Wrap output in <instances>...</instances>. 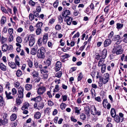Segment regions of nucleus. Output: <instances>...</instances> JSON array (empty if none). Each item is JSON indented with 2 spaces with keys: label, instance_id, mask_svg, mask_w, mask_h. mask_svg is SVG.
I'll use <instances>...</instances> for the list:
<instances>
[{
  "label": "nucleus",
  "instance_id": "f257e3e1",
  "mask_svg": "<svg viewBox=\"0 0 127 127\" xmlns=\"http://www.w3.org/2000/svg\"><path fill=\"white\" fill-rule=\"evenodd\" d=\"M34 36L33 34H31L28 35V37H25L24 39L25 43H27L28 41L29 45L31 47L32 46L35 41Z\"/></svg>",
  "mask_w": 127,
  "mask_h": 127
},
{
  "label": "nucleus",
  "instance_id": "393cba45",
  "mask_svg": "<svg viewBox=\"0 0 127 127\" xmlns=\"http://www.w3.org/2000/svg\"><path fill=\"white\" fill-rule=\"evenodd\" d=\"M37 44L39 46H42L44 45L43 43V40L41 38H40L37 41Z\"/></svg>",
  "mask_w": 127,
  "mask_h": 127
},
{
  "label": "nucleus",
  "instance_id": "0e129e2a",
  "mask_svg": "<svg viewBox=\"0 0 127 127\" xmlns=\"http://www.w3.org/2000/svg\"><path fill=\"white\" fill-rule=\"evenodd\" d=\"M55 29L57 30H60L61 29V27L59 25H57L55 26Z\"/></svg>",
  "mask_w": 127,
  "mask_h": 127
},
{
  "label": "nucleus",
  "instance_id": "e2e57ef3",
  "mask_svg": "<svg viewBox=\"0 0 127 127\" xmlns=\"http://www.w3.org/2000/svg\"><path fill=\"white\" fill-rule=\"evenodd\" d=\"M13 36L12 35H10L8 38V40L9 42L12 41L13 40Z\"/></svg>",
  "mask_w": 127,
  "mask_h": 127
},
{
  "label": "nucleus",
  "instance_id": "ddd939ff",
  "mask_svg": "<svg viewBox=\"0 0 127 127\" xmlns=\"http://www.w3.org/2000/svg\"><path fill=\"white\" fill-rule=\"evenodd\" d=\"M70 13L69 11L66 10L63 12L62 16L65 18L66 17L69 16L68 15H70Z\"/></svg>",
  "mask_w": 127,
  "mask_h": 127
},
{
  "label": "nucleus",
  "instance_id": "9d476101",
  "mask_svg": "<svg viewBox=\"0 0 127 127\" xmlns=\"http://www.w3.org/2000/svg\"><path fill=\"white\" fill-rule=\"evenodd\" d=\"M55 66L56 71H59L61 67V62L59 61L57 62L55 64Z\"/></svg>",
  "mask_w": 127,
  "mask_h": 127
},
{
  "label": "nucleus",
  "instance_id": "f03ea898",
  "mask_svg": "<svg viewBox=\"0 0 127 127\" xmlns=\"http://www.w3.org/2000/svg\"><path fill=\"white\" fill-rule=\"evenodd\" d=\"M123 50L122 49V47L120 45H114L112 52L113 53L116 54L118 55L122 54L123 52Z\"/></svg>",
  "mask_w": 127,
  "mask_h": 127
},
{
  "label": "nucleus",
  "instance_id": "412c9836",
  "mask_svg": "<svg viewBox=\"0 0 127 127\" xmlns=\"http://www.w3.org/2000/svg\"><path fill=\"white\" fill-rule=\"evenodd\" d=\"M8 50V46L6 44H4L2 46V50L3 52H6Z\"/></svg>",
  "mask_w": 127,
  "mask_h": 127
},
{
  "label": "nucleus",
  "instance_id": "49530a36",
  "mask_svg": "<svg viewBox=\"0 0 127 127\" xmlns=\"http://www.w3.org/2000/svg\"><path fill=\"white\" fill-rule=\"evenodd\" d=\"M59 90V86L58 85L55 86V88L53 90V92H57Z\"/></svg>",
  "mask_w": 127,
  "mask_h": 127
},
{
  "label": "nucleus",
  "instance_id": "7ed1b4c3",
  "mask_svg": "<svg viewBox=\"0 0 127 127\" xmlns=\"http://www.w3.org/2000/svg\"><path fill=\"white\" fill-rule=\"evenodd\" d=\"M45 52V48L42 47L38 49L37 51V56L38 58L40 59H43L45 57L44 54Z\"/></svg>",
  "mask_w": 127,
  "mask_h": 127
},
{
  "label": "nucleus",
  "instance_id": "a18cd8bd",
  "mask_svg": "<svg viewBox=\"0 0 127 127\" xmlns=\"http://www.w3.org/2000/svg\"><path fill=\"white\" fill-rule=\"evenodd\" d=\"M16 41L18 43H21L22 41L21 38L19 36L17 37L16 38Z\"/></svg>",
  "mask_w": 127,
  "mask_h": 127
},
{
  "label": "nucleus",
  "instance_id": "f3484780",
  "mask_svg": "<svg viewBox=\"0 0 127 127\" xmlns=\"http://www.w3.org/2000/svg\"><path fill=\"white\" fill-rule=\"evenodd\" d=\"M5 94L6 95V97L8 99H12L13 98V97L11 95V93L10 92L7 93V91L5 92Z\"/></svg>",
  "mask_w": 127,
  "mask_h": 127
},
{
  "label": "nucleus",
  "instance_id": "8fccbe9b",
  "mask_svg": "<svg viewBox=\"0 0 127 127\" xmlns=\"http://www.w3.org/2000/svg\"><path fill=\"white\" fill-rule=\"evenodd\" d=\"M66 105L65 103H62L60 105V107L61 109L62 110H63L65 109Z\"/></svg>",
  "mask_w": 127,
  "mask_h": 127
},
{
  "label": "nucleus",
  "instance_id": "680f3d73",
  "mask_svg": "<svg viewBox=\"0 0 127 127\" xmlns=\"http://www.w3.org/2000/svg\"><path fill=\"white\" fill-rule=\"evenodd\" d=\"M1 9L2 11L4 12L5 13H8V12L6 9L3 6H1Z\"/></svg>",
  "mask_w": 127,
  "mask_h": 127
},
{
  "label": "nucleus",
  "instance_id": "4c0bfd02",
  "mask_svg": "<svg viewBox=\"0 0 127 127\" xmlns=\"http://www.w3.org/2000/svg\"><path fill=\"white\" fill-rule=\"evenodd\" d=\"M38 67L40 70L41 72H43L44 73H45L47 72V71L46 70H45L43 68H42V65H38Z\"/></svg>",
  "mask_w": 127,
  "mask_h": 127
},
{
  "label": "nucleus",
  "instance_id": "ea45409f",
  "mask_svg": "<svg viewBox=\"0 0 127 127\" xmlns=\"http://www.w3.org/2000/svg\"><path fill=\"white\" fill-rule=\"evenodd\" d=\"M103 59L102 58H101L100 59L99 61V62L98 65L99 66H101L102 65V64H103V59Z\"/></svg>",
  "mask_w": 127,
  "mask_h": 127
},
{
  "label": "nucleus",
  "instance_id": "f8f14e48",
  "mask_svg": "<svg viewBox=\"0 0 127 127\" xmlns=\"http://www.w3.org/2000/svg\"><path fill=\"white\" fill-rule=\"evenodd\" d=\"M107 50L106 49H104L101 53V56L103 59H105L107 55Z\"/></svg>",
  "mask_w": 127,
  "mask_h": 127
},
{
  "label": "nucleus",
  "instance_id": "774afa93",
  "mask_svg": "<svg viewBox=\"0 0 127 127\" xmlns=\"http://www.w3.org/2000/svg\"><path fill=\"white\" fill-rule=\"evenodd\" d=\"M63 101H65L67 100V96L66 95L62 96Z\"/></svg>",
  "mask_w": 127,
  "mask_h": 127
},
{
  "label": "nucleus",
  "instance_id": "cd10ccee",
  "mask_svg": "<svg viewBox=\"0 0 127 127\" xmlns=\"http://www.w3.org/2000/svg\"><path fill=\"white\" fill-rule=\"evenodd\" d=\"M111 114L112 116L113 117L116 115V112L114 108H112L111 110Z\"/></svg>",
  "mask_w": 127,
  "mask_h": 127
},
{
  "label": "nucleus",
  "instance_id": "5fc2aeb1",
  "mask_svg": "<svg viewBox=\"0 0 127 127\" xmlns=\"http://www.w3.org/2000/svg\"><path fill=\"white\" fill-rule=\"evenodd\" d=\"M33 14L34 16L37 18L39 17V14L38 12H37L36 11H33Z\"/></svg>",
  "mask_w": 127,
  "mask_h": 127
},
{
  "label": "nucleus",
  "instance_id": "603ef678",
  "mask_svg": "<svg viewBox=\"0 0 127 127\" xmlns=\"http://www.w3.org/2000/svg\"><path fill=\"white\" fill-rule=\"evenodd\" d=\"M83 77V75L82 73H80L78 77V81H80Z\"/></svg>",
  "mask_w": 127,
  "mask_h": 127
},
{
  "label": "nucleus",
  "instance_id": "4d7b16f0",
  "mask_svg": "<svg viewBox=\"0 0 127 127\" xmlns=\"http://www.w3.org/2000/svg\"><path fill=\"white\" fill-rule=\"evenodd\" d=\"M120 38V37L119 35H115L114 38L113 39V40L116 41L117 40H119Z\"/></svg>",
  "mask_w": 127,
  "mask_h": 127
},
{
  "label": "nucleus",
  "instance_id": "3c124183",
  "mask_svg": "<svg viewBox=\"0 0 127 127\" xmlns=\"http://www.w3.org/2000/svg\"><path fill=\"white\" fill-rule=\"evenodd\" d=\"M55 21V20L54 19L51 18L49 20L48 24L49 25L52 24L54 23Z\"/></svg>",
  "mask_w": 127,
  "mask_h": 127
},
{
  "label": "nucleus",
  "instance_id": "052dcab7",
  "mask_svg": "<svg viewBox=\"0 0 127 127\" xmlns=\"http://www.w3.org/2000/svg\"><path fill=\"white\" fill-rule=\"evenodd\" d=\"M8 33L9 35H12L13 32V28H10L8 29Z\"/></svg>",
  "mask_w": 127,
  "mask_h": 127
},
{
  "label": "nucleus",
  "instance_id": "6e6552de",
  "mask_svg": "<svg viewBox=\"0 0 127 127\" xmlns=\"http://www.w3.org/2000/svg\"><path fill=\"white\" fill-rule=\"evenodd\" d=\"M72 20V17L69 16H67L65 18L64 21L66 23L67 25H70L71 24Z\"/></svg>",
  "mask_w": 127,
  "mask_h": 127
},
{
  "label": "nucleus",
  "instance_id": "a211bd4d",
  "mask_svg": "<svg viewBox=\"0 0 127 127\" xmlns=\"http://www.w3.org/2000/svg\"><path fill=\"white\" fill-rule=\"evenodd\" d=\"M29 106V104L28 102L24 103V104L21 108V109L23 110H24L26 109H28V107Z\"/></svg>",
  "mask_w": 127,
  "mask_h": 127
},
{
  "label": "nucleus",
  "instance_id": "2eb2a0df",
  "mask_svg": "<svg viewBox=\"0 0 127 127\" xmlns=\"http://www.w3.org/2000/svg\"><path fill=\"white\" fill-rule=\"evenodd\" d=\"M111 42V41L110 39L106 40L104 42V47H107L110 44Z\"/></svg>",
  "mask_w": 127,
  "mask_h": 127
},
{
  "label": "nucleus",
  "instance_id": "b1692460",
  "mask_svg": "<svg viewBox=\"0 0 127 127\" xmlns=\"http://www.w3.org/2000/svg\"><path fill=\"white\" fill-rule=\"evenodd\" d=\"M0 68L2 71H5L6 70V66L2 63H1L0 64Z\"/></svg>",
  "mask_w": 127,
  "mask_h": 127
},
{
  "label": "nucleus",
  "instance_id": "f704fd0d",
  "mask_svg": "<svg viewBox=\"0 0 127 127\" xmlns=\"http://www.w3.org/2000/svg\"><path fill=\"white\" fill-rule=\"evenodd\" d=\"M4 104V101L2 96H0V105L2 106Z\"/></svg>",
  "mask_w": 127,
  "mask_h": 127
},
{
  "label": "nucleus",
  "instance_id": "6ab92c4d",
  "mask_svg": "<svg viewBox=\"0 0 127 127\" xmlns=\"http://www.w3.org/2000/svg\"><path fill=\"white\" fill-rule=\"evenodd\" d=\"M20 59L18 55H17L15 57V62L17 65L18 66H19L20 65Z\"/></svg>",
  "mask_w": 127,
  "mask_h": 127
},
{
  "label": "nucleus",
  "instance_id": "c9c22d12",
  "mask_svg": "<svg viewBox=\"0 0 127 127\" xmlns=\"http://www.w3.org/2000/svg\"><path fill=\"white\" fill-rule=\"evenodd\" d=\"M6 17L4 16H2L1 19V23L2 24H4L6 22Z\"/></svg>",
  "mask_w": 127,
  "mask_h": 127
},
{
  "label": "nucleus",
  "instance_id": "39448f33",
  "mask_svg": "<svg viewBox=\"0 0 127 127\" xmlns=\"http://www.w3.org/2000/svg\"><path fill=\"white\" fill-rule=\"evenodd\" d=\"M91 112L92 114L94 115H100V112L98 110L97 112L96 109L94 106H92L91 107Z\"/></svg>",
  "mask_w": 127,
  "mask_h": 127
},
{
  "label": "nucleus",
  "instance_id": "37998d69",
  "mask_svg": "<svg viewBox=\"0 0 127 127\" xmlns=\"http://www.w3.org/2000/svg\"><path fill=\"white\" fill-rule=\"evenodd\" d=\"M29 4L32 7L34 6L35 5V3L32 0H30L29 2Z\"/></svg>",
  "mask_w": 127,
  "mask_h": 127
},
{
  "label": "nucleus",
  "instance_id": "5701e85b",
  "mask_svg": "<svg viewBox=\"0 0 127 127\" xmlns=\"http://www.w3.org/2000/svg\"><path fill=\"white\" fill-rule=\"evenodd\" d=\"M84 110L86 114L88 115L90 113V108L88 106H86L84 108Z\"/></svg>",
  "mask_w": 127,
  "mask_h": 127
},
{
  "label": "nucleus",
  "instance_id": "338daca9",
  "mask_svg": "<svg viewBox=\"0 0 127 127\" xmlns=\"http://www.w3.org/2000/svg\"><path fill=\"white\" fill-rule=\"evenodd\" d=\"M15 87L16 88L20 86V83L18 81H16L14 83Z\"/></svg>",
  "mask_w": 127,
  "mask_h": 127
},
{
  "label": "nucleus",
  "instance_id": "a878e982",
  "mask_svg": "<svg viewBox=\"0 0 127 127\" xmlns=\"http://www.w3.org/2000/svg\"><path fill=\"white\" fill-rule=\"evenodd\" d=\"M16 74L17 77H20L22 75V73L21 70L18 69L16 71Z\"/></svg>",
  "mask_w": 127,
  "mask_h": 127
},
{
  "label": "nucleus",
  "instance_id": "dca6fc26",
  "mask_svg": "<svg viewBox=\"0 0 127 127\" xmlns=\"http://www.w3.org/2000/svg\"><path fill=\"white\" fill-rule=\"evenodd\" d=\"M8 64L9 66L12 69L16 68H17L16 65L14 62H9Z\"/></svg>",
  "mask_w": 127,
  "mask_h": 127
},
{
  "label": "nucleus",
  "instance_id": "4468645a",
  "mask_svg": "<svg viewBox=\"0 0 127 127\" xmlns=\"http://www.w3.org/2000/svg\"><path fill=\"white\" fill-rule=\"evenodd\" d=\"M48 38V36L47 34H46L43 36V43L45 45L46 43Z\"/></svg>",
  "mask_w": 127,
  "mask_h": 127
},
{
  "label": "nucleus",
  "instance_id": "bf43d9fd",
  "mask_svg": "<svg viewBox=\"0 0 127 127\" xmlns=\"http://www.w3.org/2000/svg\"><path fill=\"white\" fill-rule=\"evenodd\" d=\"M75 110V112L77 113L78 114H79L80 113V110H81V109L80 110L78 109V108L77 107H75L74 108Z\"/></svg>",
  "mask_w": 127,
  "mask_h": 127
},
{
  "label": "nucleus",
  "instance_id": "13d9d810",
  "mask_svg": "<svg viewBox=\"0 0 127 127\" xmlns=\"http://www.w3.org/2000/svg\"><path fill=\"white\" fill-rule=\"evenodd\" d=\"M59 1L58 0H56L55 2L53 4V6L54 7L57 8L58 5Z\"/></svg>",
  "mask_w": 127,
  "mask_h": 127
},
{
  "label": "nucleus",
  "instance_id": "aec40b11",
  "mask_svg": "<svg viewBox=\"0 0 127 127\" xmlns=\"http://www.w3.org/2000/svg\"><path fill=\"white\" fill-rule=\"evenodd\" d=\"M41 98L40 96H38L35 98H34L32 99V100L35 102H40L41 100Z\"/></svg>",
  "mask_w": 127,
  "mask_h": 127
},
{
  "label": "nucleus",
  "instance_id": "0eeeda50",
  "mask_svg": "<svg viewBox=\"0 0 127 127\" xmlns=\"http://www.w3.org/2000/svg\"><path fill=\"white\" fill-rule=\"evenodd\" d=\"M24 89L23 88L20 87L18 89V96L20 98H22L23 97L24 91Z\"/></svg>",
  "mask_w": 127,
  "mask_h": 127
},
{
  "label": "nucleus",
  "instance_id": "58836bf2",
  "mask_svg": "<svg viewBox=\"0 0 127 127\" xmlns=\"http://www.w3.org/2000/svg\"><path fill=\"white\" fill-rule=\"evenodd\" d=\"M62 74V73L61 71H59L57 72L56 74V76L60 78Z\"/></svg>",
  "mask_w": 127,
  "mask_h": 127
},
{
  "label": "nucleus",
  "instance_id": "09e8293b",
  "mask_svg": "<svg viewBox=\"0 0 127 127\" xmlns=\"http://www.w3.org/2000/svg\"><path fill=\"white\" fill-rule=\"evenodd\" d=\"M34 14L30 13L29 15V19L31 21H32L34 19Z\"/></svg>",
  "mask_w": 127,
  "mask_h": 127
},
{
  "label": "nucleus",
  "instance_id": "bb28decb",
  "mask_svg": "<svg viewBox=\"0 0 127 127\" xmlns=\"http://www.w3.org/2000/svg\"><path fill=\"white\" fill-rule=\"evenodd\" d=\"M32 87L31 84H27L25 85V88L26 90L29 91L31 90Z\"/></svg>",
  "mask_w": 127,
  "mask_h": 127
},
{
  "label": "nucleus",
  "instance_id": "1a4fd4ad",
  "mask_svg": "<svg viewBox=\"0 0 127 127\" xmlns=\"http://www.w3.org/2000/svg\"><path fill=\"white\" fill-rule=\"evenodd\" d=\"M38 47L36 45L34 47L32 48L31 49V53L32 55H35L37 53Z\"/></svg>",
  "mask_w": 127,
  "mask_h": 127
},
{
  "label": "nucleus",
  "instance_id": "2f4dec72",
  "mask_svg": "<svg viewBox=\"0 0 127 127\" xmlns=\"http://www.w3.org/2000/svg\"><path fill=\"white\" fill-rule=\"evenodd\" d=\"M42 32V30L40 28H37L36 31L35 33L37 35H39Z\"/></svg>",
  "mask_w": 127,
  "mask_h": 127
},
{
  "label": "nucleus",
  "instance_id": "9b49d317",
  "mask_svg": "<svg viewBox=\"0 0 127 127\" xmlns=\"http://www.w3.org/2000/svg\"><path fill=\"white\" fill-rule=\"evenodd\" d=\"M8 122L7 119H4L3 120L0 119V126L5 125L8 123Z\"/></svg>",
  "mask_w": 127,
  "mask_h": 127
},
{
  "label": "nucleus",
  "instance_id": "423d86ee",
  "mask_svg": "<svg viewBox=\"0 0 127 127\" xmlns=\"http://www.w3.org/2000/svg\"><path fill=\"white\" fill-rule=\"evenodd\" d=\"M46 88L45 87L39 86L37 89V94L39 95H41L46 91Z\"/></svg>",
  "mask_w": 127,
  "mask_h": 127
},
{
  "label": "nucleus",
  "instance_id": "a19ab883",
  "mask_svg": "<svg viewBox=\"0 0 127 127\" xmlns=\"http://www.w3.org/2000/svg\"><path fill=\"white\" fill-rule=\"evenodd\" d=\"M81 119L82 120H84L86 118V116L84 113H82L80 115Z\"/></svg>",
  "mask_w": 127,
  "mask_h": 127
},
{
  "label": "nucleus",
  "instance_id": "c756f323",
  "mask_svg": "<svg viewBox=\"0 0 127 127\" xmlns=\"http://www.w3.org/2000/svg\"><path fill=\"white\" fill-rule=\"evenodd\" d=\"M44 104L42 102H39L38 105V110H39L40 109L43 108Z\"/></svg>",
  "mask_w": 127,
  "mask_h": 127
},
{
  "label": "nucleus",
  "instance_id": "79ce46f5",
  "mask_svg": "<svg viewBox=\"0 0 127 127\" xmlns=\"http://www.w3.org/2000/svg\"><path fill=\"white\" fill-rule=\"evenodd\" d=\"M43 25V23L42 22H38V23L36 24V27L41 28V27Z\"/></svg>",
  "mask_w": 127,
  "mask_h": 127
},
{
  "label": "nucleus",
  "instance_id": "7c9ffc66",
  "mask_svg": "<svg viewBox=\"0 0 127 127\" xmlns=\"http://www.w3.org/2000/svg\"><path fill=\"white\" fill-rule=\"evenodd\" d=\"M101 66V72L102 73H104L106 68V65L105 64H103Z\"/></svg>",
  "mask_w": 127,
  "mask_h": 127
},
{
  "label": "nucleus",
  "instance_id": "e433bc0d",
  "mask_svg": "<svg viewBox=\"0 0 127 127\" xmlns=\"http://www.w3.org/2000/svg\"><path fill=\"white\" fill-rule=\"evenodd\" d=\"M116 26L117 28L118 29H120L122 28L123 27V24L117 23L116 24Z\"/></svg>",
  "mask_w": 127,
  "mask_h": 127
},
{
  "label": "nucleus",
  "instance_id": "69168bd1",
  "mask_svg": "<svg viewBox=\"0 0 127 127\" xmlns=\"http://www.w3.org/2000/svg\"><path fill=\"white\" fill-rule=\"evenodd\" d=\"M16 102L17 105H19L21 103V101L19 98H17L16 100Z\"/></svg>",
  "mask_w": 127,
  "mask_h": 127
},
{
  "label": "nucleus",
  "instance_id": "4be33fe9",
  "mask_svg": "<svg viewBox=\"0 0 127 127\" xmlns=\"http://www.w3.org/2000/svg\"><path fill=\"white\" fill-rule=\"evenodd\" d=\"M113 118H114V120L116 122L119 123L121 120V119L118 115H116Z\"/></svg>",
  "mask_w": 127,
  "mask_h": 127
},
{
  "label": "nucleus",
  "instance_id": "864d4df0",
  "mask_svg": "<svg viewBox=\"0 0 127 127\" xmlns=\"http://www.w3.org/2000/svg\"><path fill=\"white\" fill-rule=\"evenodd\" d=\"M119 116L120 117L121 119V122H123L124 120V115L122 113H120L119 114Z\"/></svg>",
  "mask_w": 127,
  "mask_h": 127
},
{
  "label": "nucleus",
  "instance_id": "c03bdc74",
  "mask_svg": "<svg viewBox=\"0 0 127 127\" xmlns=\"http://www.w3.org/2000/svg\"><path fill=\"white\" fill-rule=\"evenodd\" d=\"M32 74L33 76L34 77H37L38 75V72L35 71H34L33 72Z\"/></svg>",
  "mask_w": 127,
  "mask_h": 127
},
{
  "label": "nucleus",
  "instance_id": "de8ad7c7",
  "mask_svg": "<svg viewBox=\"0 0 127 127\" xmlns=\"http://www.w3.org/2000/svg\"><path fill=\"white\" fill-rule=\"evenodd\" d=\"M6 40L7 39L6 38H4L3 36H2L1 39L0 41H1V44H2L4 43L6 41Z\"/></svg>",
  "mask_w": 127,
  "mask_h": 127
},
{
  "label": "nucleus",
  "instance_id": "c85d7f7f",
  "mask_svg": "<svg viewBox=\"0 0 127 127\" xmlns=\"http://www.w3.org/2000/svg\"><path fill=\"white\" fill-rule=\"evenodd\" d=\"M40 113L39 112H36L34 115V118L37 119H39L40 118Z\"/></svg>",
  "mask_w": 127,
  "mask_h": 127
},
{
  "label": "nucleus",
  "instance_id": "20e7f679",
  "mask_svg": "<svg viewBox=\"0 0 127 127\" xmlns=\"http://www.w3.org/2000/svg\"><path fill=\"white\" fill-rule=\"evenodd\" d=\"M99 77L100 80L102 81L104 84H105L108 81L109 75L108 73H106L104 74L102 78L101 77Z\"/></svg>",
  "mask_w": 127,
  "mask_h": 127
},
{
  "label": "nucleus",
  "instance_id": "72a5a7b5",
  "mask_svg": "<svg viewBox=\"0 0 127 127\" xmlns=\"http://www.w3.org/2000/svg\"><path fill=\"white\" fill-rule=\"evenodd\" d=\"M108 102H107V99H104L103 100L102 102V104L104 108H106V107L107 104H108Z\"/></svg>",
  "mask_w": 127,
  "mask_h": 127
},
{
  "label": "nucleus",
  "instance_id": "6e6d98bb",
  "mask_svg": "<svg viewBox=\"0 0 127 127\" xmlns=\"http://www.w3.org/2000/svg\"><path fill=\"white\" fill-rule=\"evenodd\" d=\"M28 62V65L30 67H32L33 65V63L30 60H29L27 61Z\"/></svg>",
  "mask_w": 127,
  "mask_h": 127
},
{
  "label": "nucleus",
  "instance_id": "473e14b6",
  "mask_svg": "<svg viewBox=\"0 0 127 127\" xmlns=\"http://www.w3.org/2000/svg\"><path fill=\"white\" fill-rule=\"evenodd\" d=\"M17 118L16 114H12L10 117V120L11 121H13L15 120Z\"/></svg>",
  "mask_w": 127,
  "mask_h": 127
}]
</instances>
